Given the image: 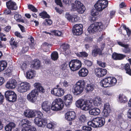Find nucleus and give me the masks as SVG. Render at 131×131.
<instances>
[{
  "instance_id": "nucleus-11",
  "label": "nucleus",
  "mask_w": 131,
  "mask_h": 131,
  "mask_svg": "<svg viewBox=\"0 0 131 131\" xmlns=\"http://www.w3.org/2000/svg\"><path fill=\"white\" fill-rule=\"evenodd\" d=\"M34 122L35 124L38 126L44 127L45 126L47 122V120L46 118L36 117L34 119Z\"/></svg>"
},
{
  "instance_id": "nucleus-51",
  "label": "nucleus",
  "mask_w": 131,
  "mask_h": 131,
  "mask_svg": "<svg viewBox=\"0 0 131 131\" xmlns=\"http://www.w3.org/2000/svg\"><path fill=\"white\" fill-rule=\"evenodd\" d=\"M79 20V17L77 15H73L72 17V18L70 22H76Z\"/></svg>"
},
{
  "instance_id": "nucleus-38",
  "label": "nucleus",
  "mask_w": 131,
  "mask_h": 131,
  "mask_svg": "<svg viewBox=\"0 0 131 131\" xmlns=\"http://www.w3.org/2000/svg\"><path fill=\"white\" fill-rule=\"evenodd\" d=\"M119 101L120 103H125L127 101V99L126 96L120 94L118 97Z\"/></svg>"
},
{
  "instance_id": "nucleus-55",
  "label": "nucleus",
  "mask_w": 131,
  "mask_h": 131,
  "mask_svg": "<svg viewBox=\"0 0 131 131\" xmlns=\"http://www.w3.org/2000/svg\"><path fill=\"white\" fill-rule=\"evenodd\" d=\"M27 67V64L23 62L20 64V67L23 70H25Z\"/></svg>"
},
{
  "instance_id": "nucleus-25",
  "label": "nucleus",
  "mask_w": 131,
  "mask_h": 131,
  "mask_svg": "<svg viewBox=\"0 0 131 131\" xmlns=\"http://www.w3.org/2000/svg\"><path fill=\"white\" fill-rule=\"evenodd\" d=\"M36 72L32 69H30L26 72V77L27 79H32L36 75Z\"/></svg>"
},
{
  "instance_id": "nucleus-39",
  "label": "nucleus",
  "mask_w": 131,
  "mask_h": 131,
  "mask_svg": "<svg viewBox=\"0 0 131 131\" xmlns=\"http://www.w3.org/2000/svg\"><path fill=\"white\" fill-rule=\"evenodd\" d=\"M94 88V85L92 84H88L86 85L85 90L87 92H90L93 91Z\"/></svg>"
},
{
  "instance_id": "nucleus-40",
  "label": "nucleus",
  "mask_w": 131,
  "mask_h": 131,
  "mask_svg": "<svg viewBox=\"0 0 131 131\" xmlns=\"http://www.w3.org/2000/svg\"><path fill=\"white\" fill-rule=\"evenodd\" d=\"M51 57L52 60L54 61L57 60L58 58V52L56 51L53 52L51 53Z\"/></svg>"
},
{
  "instance_id": "nucleus-27",
  "label": "nucleus",
  "mask_w": 131,
  "mask_h": 131,
  "mask_svg": "<svg viewBox=\"0 0 131 131\" xmlns=\"http://www.w3.org/2000/svg\"><path fill=\"white\" fill-rule=\"evenodd\" d=\"M88 73V70L85 68L81 69L79 71V76L81 77H85L86 76Z\"/></svg>"
},
{
  "instance_id": "nucleus-17",
  "label": "nucleus",
  "mask_w": 131,
  "mask_h": 131,
  "mask_svg": "<svg viewBox=\"0 0 131 131\" xmlns=\"http://www.w3.org/2000/svg\"><path fill=\"white\" fill-rule=\"evenodd\" d=\"M17 85L16 81L15 79H13L7 81L5 86L8 89H12L15 88Z\"/></svg>"
},
{
  "instance_id": "nucleus-54",
  "label": "nucleus",
  "mask_w": 131,
  "mask_h": 131,
  "mask_svg": "<svg viewBox=\"0 0 131 131\" xmlns=\"http://www.w3.org/2000/svg\"><path fill=\"white\" fill-rule=\"evenodd\" d=\"M97 63L99 66L101 67H105L106 66V63L104 62H102L101 61H97Z\"/></svg>"
},
{
  "instance_id": "nucleus-12",
  "label": "nucleus",
  "mask_w": 131,
  "mask_h": 131,
  "mask_svg": "<svg viewBox=\"0 0 131 131\" xmlns=\"http://www.w3.org/2000/svg\"><path fill=\"white\" fill-rule=\"evenodd\" d=\"M83 26L81 24H77L74 26L72 29L73 34L76 35H81L83 32Z\"/></svg>"
},
{
  "instance_id": "nucleus-58",
  "label": "nucleus",
  "mask_w": 131,
  "mask_h": 131,
  "mask_svg": "<svg viewBox=\"0 0 131 131\" xmlns=\"http://www.w3.org/2000/svg\"><path fill=\"white\" fill-rule=\"evenodd\" d=\"M85 64L88 67L91 66L92 65V62L88 60H85L84 61Z\"/></svg>"
},
{
  "instance_id": "nucleus-63",
  "label": "nucleus",
  "mask_w": 131,
  "mask_h": 131,
  "mask_svg": "<svg viewBox=\"0 0 131 131\" xmlns=\"http://www.w3.org/2000/svg\"><path fill=\"white\" fill-rule=\"evenodd\" d=\"M63 2L66 5H69L71 3V0H63Z\"/></svg>"
},
{
  "instance_id": "nucleus-9",
  "label": "nucleus",
  "mask_w": 131,
  "mask_h": 131,
  "mask_svg": "<svg viewBox=\"0 0 131 131\" xmlns=\"http://www.w3.org/2000/svg\"><path fill=\"white\" fill-rule=\"evenodd\" d=\"M30 84L27 82H22L19 85L17 90L20 93H23L29 90L30 89Z\"/></svg>"
},
{
  "instance_id": "nucleus-30",
  "label": "nucleus",
  "mask_w": 131,
  "mask_h": 131,
  "mask_svg": "<svg viewBox=\"0 0 131 131\" xmlns=\"http://www.w3.org/2000/svg\"><path fill=\"white\" fill-rule=\"evenodd\" d=\"M102 51L99 48H96L93 49L92 53L93 56L94 57H96L98 54L100 55H102Z\"/></svg>"
},
{
  "instance_id": "nucleus-36",
  "label": "nucleus",
  "mask_w": 131,
  "mask_h": 131,
  "mask_svg": "<svg viewBox=\"0 0 131 131\" xmlns=\"http://www.w3.org/2000/svg\"><path fill=\"white\" fill-rule=\"evenodd\" d=\"M7 65V62L5 61H0V71L3 70Z\"/></svg>"
},
{
  "instance_id": "nucleus-57",
  "label": "nucleus",
  "mask_w": 131,
  "mask_h": 131,
  "mask_svg": "<svg viewBox=\"0 0 131 131\" xmlns=\"http://www.w3.org/2000/svg\"><path fill=\"white\" fill-rule=\"evenodd\" d=\"M72 16L68 13H66L65 15L66 18L70 22L71 20Z\"/></svg>"
},
{
  "instance_id": "nucleus-32",
  "label": "nucleus",
  "mask_w": 131,
  "mask_h": 131,
  "mask_svg": "<svg viewBox=\"0 0 131 131\" xmlns=\"http://www.w3.org/2000/svg\"><path fill=\"white\" fill-rule=\"evenodd\" d=\"M102 102L101 98L99 96L95 98L93 100V102L94 105L95 106H99Z\"/></svg>"
},
{
  "instance_id": "nucleus-20",
  "label": "nucleus",
  "mask_w": 131,
  "mask_h": 131,
  "mask_svg": "<svg viewBox=\"0 0 131 131\" xmlns=\"http://www.w3.org/2000/svg\"><path fill=\"white\" fill-rule=\"evenodd\" d=\"M98 30V28L96 23L91 25L88 29L89 32L91 34L97 31Z\"/></svg>"
},
{
  "instance_id": "nucleus-64",
  "label": "nucleus",
  "mask_w": 131,
  "mask_h": 131,
  "mask_svg": "<svg viewBox=\"0 0 131 131\" xmlns=\"http://www.w3.org/2000/svg\"><path fill=\"white\" fill-rule=\"evenodd\" d=\"M70 85L69 83L66 81H64L63 83V86L65 87H68Z\"/></svg>"
},
{
  "instance_id": "nucleus-5",
  "label": "nucleus",
  "mask_w": 131,
  "mask_h": 131,
  "mask_svg": "<svg viewBox=\"0 0 131 131\" xmlns=\"http://www.w3.org/2000/svg\"><path fill=\"white\" fill-rule=\"evenodd\" d=\"M63 106L62 100L58 98L55 99L52 103L51 108L53 111H58L62 110Z\"/></svg>"
},
{
  "instance_id": "nucleus-52",
  "label": "nucleus",
  "mask_w": 131,
  "mask_h": 131,
  "mask_svg": "<svg viewBox=\"0 0 131 131\" xmlns=\"http://www.w3.org/2000/svg\"><path fill=\"white\" fill-rule=\"evenodd\" d=\"M82 129L84 131H91L92 128L91 127L89 126H85L82 128Z\"/></svg>"
},
{
  "instance_id": "nucleus-24",
  "label": "nucleus",
  "mask_w": 131,
  "mask_h": 131,
  "mask_svg": "<svg viewBox=\"0 0 131 131\" xmlns=\"http://www.w3.org/2000/svg\"><path fill=\"white\" fill-rule=\"evenodd\" d=\"M93 106L92 105V108L89 111V114L92 115H99L100 113V111L99 109L94 107L93 108Z\"/></svg>"
},
{
  "instance_id": "nucleus-61",
  "label": "nucleus",
  "mask_w": 131,
  "mask_h": 131,
  "mask_svg": "<svg viewBox=\"0 0 131 131\" xmlns=\"http://www.w3.org/2000/svg\"><path fill=\"white\" fill-rule=\"evenodd\" d=\"M4 99V95L0 93V104H2Z\"/></svg>"
},
{
  "instance_id": "nucleus-60",
  "label": "nucleus",
  "mask_w": 131,
  "mask_h": 131,
  "mask_svg": "<svg viewBox=\"0 0 131 131\" xmlns=\"http://www.w3.org/2000/svg\"><path fill=\"white\" fill-rule=\"evenodd\" d=\"M29 49V48L28 47H24L22 48L21 52L23 53H25Z\"/></svg>"
},
{
  "instance_id": "nucleus-37",
  "label": "nucleus",
  "mask_w": 131,
  "mask_h": 131,
  "mask_svg": "<svg viewBox=\"0 0 131 131\" xmlns=\"http://www.w3.org/2000/svg\"><path fill=\"white\" fill-rule=\"evenodd\" d=\"M16 95L14 92V94H13L6 100L10 102H14L16 101Z\"/></svg>"
},
{
  "instance_id": "nucleus-15",
  "label": "nucleus",
  "mask_w": 131,
  "mask_h": 131,
  "mask_svg": "<svg viewBox=\"0 0 131 131\" xmlns=\"http://www.w3.org/2000/svg\"><path fill=\"white\" fill-rule=\"evenodd\" d=\"M65 116L66 120L68 121H71L75 119V114L73 111H69L66 113Z\"/></svg>"
},
{
  "instance_id": "nucleus-42",
  "label": "nucleus",
  "mask_w": 131,
  "mask_h": 131,
  "mask_svg": "<svg viewBox=\"0 0 131 131\" xmlns=\"http://www.w3.org/2000/svg\"><path fill=\"white\" fill-rule=\"evenodd\" d=\"M124 68L126 71V73L130 75L131 74V69H130L129 65L128 64H126Z\"/></svg>"
},
{
  "instance_id": "nucleus-4",
  "label": "nucleus",
  "mask_w": 131,
  "mask_h": 131,
  "mask_svg": "<svg viewBox=\"0 0 131 131\" xmlns=\"http://www.w3.org/2000/svg\"><path fill=\"white\" fill-rule=\"evenodd\" d=\"M85 83L83 80H80L77 82L74 86L72 92L74 94L76 95L82 93L83 91Z\"/></svg>"
},
{
  "instance_id": "nucleus-50",
  "label": "nucleus",
  "mask_w": 131,
  "mask_h": 131,
  "mask_svg": "<svg viewBox=\"0 0 131 131\" xmlns=\"http://www.w3.org/2000/svg\"><path fill=\"white\" fill-rule=\"evenodd\" d=\"M28 8L31 11L34 12H37V9L33 5H29L28 6Z\"/></svg>"
},
{
  "instance_id": "nucleus-45",
  "label": "nucleus",
  "mask_w": 131,
  "mask_h": 131,
  "mask_svg": "<svg viewBox=\"0 0 131 131\" xmlns=\"http://www.w3.org/2000/svg\"><path fill=\"white\" fill-rule=\"evenodd\" d=\"M34 114L35 116L37 115L38 118H41L43 116V114L40 111L38 110H34Z\"/></svg>"
},
{
  "instance_id": "nucleus-14",
  "label": "nucleus",
  "mask_w": 131,
  "mask_h": 131,
  "mask_svg": "<svg viewBox=\"0 0 131 131\" xmlns=\"http://www.w3.org/2000/svg\"><path fill=\"white\" fill-rule=\"evenodd\" d=\"M64 89L61 88H54L51 91L52 94L58 97L62 96L64 94Z\"/></svg>"
},
{
  "instance_id": "nucleus-8",
  "label": "nucleus",
  "mask_w": 131,
  "mask_h": 131,
  "mask_svg": "<svg viewBox=\"0 0 131 131\" xmlns=\"http://www.w3.org/2000/svg\"><path fill=\"white\" fill-rule=\"evenodd\" d=\"M69 66L70 69L72 71H75L78 70L81 67V61L78 60H71L69 62Z\"/></svg>"
},
{
  "instance_id": "nucleus-43",
  "label": "nucleus",
  "mask_w": 131,
  "mask_h": 131,
  "mask_svg": "<svg viewBox=\"0 0 131 131\" xmlns=\"http://www.w3.org/2000/svg\"><path fill=\"white\" fill-rule=\"evenodd\" d=\"M39 16L43 18H49L50 16L48 14L47 12L45 11H43L39 14Z\"/></svg>"
},
{
  "instance_id": "nucleus-49",
  "label": "nucleus",
  "mask_w": 131,
  "mask_h": 131,
  "mask_svg": "<svg viewBox=\"0 0 131 131\" xmlns=\"http://www.w3.org/2000/svg\"><path fill=\"white\" fill-rule=\"evenodd\" d=\"M123 28L126 31L127 34L128 36H130L131 34V31L128 28L126 27V26L123 24L122 26Z\"/></svg>"
},
{
  "instance_id": "nucleus-59",
  "label": "nucleus",
  "mask_w": 131,
  "mask_h": 131,
  "mask_svg": "<svg viewBox=\"0 0 131 131\" xmlns=\"http://www.w3.org/2000/svg\"><path fill=\"white\" fill-rule=\"evenodd\" d=\"M42 46L43 48H50L51 46L50 44H49L47 42H45L42 44Z\"/></svg>"
},
{
  "instance_id": "nucleus-13",
  "label": "nucleus",
  "mask_w": 131,
  "mask_h": 131,
  "mask_svg": "<svg viewBox=\"0 0 131 131\" xmlns=\"http://www.w3.org/2000/svg\"><path fill=\"white\" fill-rule=\"evenodd\" d=\"M111 111L110 105L108 103H106L104 105V109L102 113V115L104 117H107Z\"/></svg>"
},
{
  "instance_id": "nucleus-41",
  "label": "nucleus",
  "mask_w": 131,
  "mask_h": 131,
  "mask_svg": "<svg viewBox=\"0 0 131 131\" xmlns=\"http://www.w3.org/2000/svg\"><path fill=\"white\" fill-rule=\"evenodd\" d=\"M84 101L83 100H78L75 102L76 106L81 108V107L82 106Z\"/></svg>"
},
{
  "instance_id": "nucleus-56",
  "label": "nucleus",
  "mask_w": 131,
  "mask_h": 131,
  "mask_svg": "<svg viewBox=\"0 0 131 131\" xmlns=\"http://www.w3.org/2000/svg\"><path fill=\"white\" fill-rule=\"evenodd\" d=\"M53 32L55 35L59 36H61L62 34V32L58 30H54Z\"/></svg>"
},
{
  "instance_id": "nucleus-1",
  "label": "nucleus",
  "mask_w": 131,
  "mask_h": 131,
  "mask_svg": "<svg viewBox=\"0 0 131 131\" xmlns=\"http://www.w3.org/2000/svg\"><path fill=\"white\" fill-rule=\"evenodd\" d=\"M105 119L102 117H97L88 122V124L93 127H101L104 125Z\"/></svg>"
},
{
  "instance_id": "nucleus-44",
  "label": "nucleus",
  "mask_w": 131,
  "mask_h": 131,
  "mask_svg": "<svg viewBox=\"0 0 131 131\" xmlns=\"http://www.w3.org/2000/svg\"><path fill=\"white\" fill-rule=\"evenodd\" d=\"M124 48L123 50L124 52L126 53H129L131 51L130 48L129 47V46L128 45H125L124 47Z\"/></svg>"
},
{
  "instance_id": "nucleus-21",
  "label": "nucleus",
  "mask_w": 131,
  "mask_h": 131,
  "mask_svg": "<svg viewBox=\"0 0 131 131\" xmlns=\"http://www.w3.org/2000/svg\"><path fill=\"white\" fill-rule=\"evenodd\" d=\"M92 103L89 101H84V103L81 107V109L83 110L87 111L92 108Z\"/></svg>"
},
{
  "instance_id": "nucleus-48",
  "label": "nucleus",
  "mask_w": 131,
  "mask_h": 131,
  "mask_svg": "<svg viewBox=\"0 0 131 131\" xmlns=\"http://www.w3.org/2000/svg\"><path fill=\"white\" fill-rule=\"evenodd\" d=\"M47 127L49 129H53L55 126V124L52 122H50L49 123L46 124Z\"/></svg>"
},
{
  "instance_id": "nucleus-31",
  "label": "nucleus",
  "mask_w": 131,
  "mask_h": 131,
  "mask_svg": "<svg viewBox=\"0 0 131 131\" xmlns=\"http://www.w3.org/2000/svg\"><path fill=\"white\" fill-rule=\"evenodd\" d=\"M40 66V62L39 60H35L31 66V68L35 69H39Z\"/></svg>"
},
{
  "instance_id": "nucleus-3",
  "label": "nucleus",
  "mask_w": 131,
  "mask_h": 131,
  "mask_svg": "<svg viewBox=\"0 0 131 131\" xmlns=\"http://www.w3.org/2000/svg\"><path fill=\"white\" fill-rule=\"evenodd\" d=\"M117 80L114 77H108L102 80L100 82L103 87H107L114 86L116 83Z\"/></svg>"
},
{
  "instance_id": "nucleus-18",
  "label": "nucleus",
  "mask_w": 131,
  "mask_h": 131,
  "mask_svg": "<svg viewBox=\"0 0 131 131\" xmlns=\"http://www.w3.org/2000/svg\"><path fill=\"white\" fill-rule=\"evenodd\" d=\"M51 103L47 101L43 102L42 104L41 107L43 110L48 113L50 112V107Z\"/></svg>"
},
{
  "instance_id": "nucleus-53",
  "label": "nucleus",
  "mask_w": 131,
  "mask_h": 131,
  "mask_svg": "<svg viewBox=\"0 0 131 131\" xmlns=\"http://www.w3.org/2000/svg\"><path fill=\"white\" fill-rule=\"evenodd\" d=\"M61 47L63 49V51H66L69 48V45L67 44H63L61 46Z\"/></svg>"
},
{
  "instance_id": "nucleus-47",
  "label": "nucleus",
  "mask_w": 131,
  "mask_h": 131,
  "mask_svg": "<svg viewBox=\"0 0 131 131\" xmlns=\"http://www.w3.org/2000/svg\"><path fill=\"white\" fill-rule=\"evenodd\" d=\"M14 92L8 90L6 91L5 93V95L6 99H8L13 94H14Z\"/></svg>"
},
{
  "instance_id": "nucleus-29",
  "label": "nucleus",
  "mask_w": 131,
  "mask_h": 131,
  "mask_svg": "<svg viewBox=\"0 0 131 131\" xmlns=\"http://www.w3.org/2000/svg\"><path fill=\"white\" fill-rule=\"evenodd\" d=\"M15 127V124L13 122H11L6 125L5 127V129L6 131H12V129Z\"/></svg>"
},
{
  "instance_id": "nucleus-28",
  "label": "nucleus",
  "mask_w": 131,
  "mask_h": 131,
  "mask_svg": "<svg viewBox=\"0 0 131 131\" xmlns=\"http://www.w3.org/2000/svg\"><path fill=\"white\" fill-rule=\"evenodd\" d=\"M34 86L36 89L41 93H43L45 92V90L41 86V84L38 82L34 84Z\"/></svg>"
},
{
  "instance_id": "nucleus-23",
  "label": "nucleus",
  "mask_w": 131,
  "mask_h": 131,
  "mask_svg": "<svg viewBox=\"0 0 131 131\" xmlns=\"http://www.w3.org/2000/svg\"><path fill=\"white\" fill-rule=\"evenodd\" d=\"M24 114L26 117L29 118H32L35 116L34 110H27L24 111Z\"/></svg>"
},
{
  "instance_id": "nucleus-6",
  "label": "nucleus",
  "mask_w": 131,
  "mask_h": 131,
  "mask_svg": "<svg viewBox=\"0 0 131 131\" xmlns=\"http://www.w3.org/2000/svg\"><path fill=\"white\" fill-rule=\"evenodd\" d=\"M72 8L74 11H77L79 13L82 14L84 12L85 8L83 4L79 1H75L74 3L72 4Z\"/></svg>"
},
{
  "instance_id": "nucleus-35",
  "label": "nucleus",
  "mask_w": 131,
  "mask_h": 131,
  "mask_svg": "<svg viewBox=\"0 0 131 131\" xmlns=\"http://www.w3.org/2000/svg\"><path fill=\"white\" fill-rule=\"evenodd\" d=\"M79 122L82 124H84L86 122L87 118L84 115H80L79 118Z\"/></svg>"
},
{
  "instance_id": "nucleus-19",
  "label": "nucleus",
  "mask_w": 131,
  "mask_h": 131,
  "mask_svg": "<svg viewBox=\"0 0 131 131\" xmlns=\"http://www.w3.org/2000/svg\"><path fill=\"white\" fill-rule=\"evenodd\" d=\"M63 100L65 104L66 105H70L72 102V96L70 94H67L64 96Z\"/></svg>"
},
{
  "instance_id": "nucleus-7",
  "label": "nucleus",
  "mask_w": 131,
  "mask_h": 131,
  "mask_svg": "<svg viewBox=\"0 0 131 131\" xmlns=\"http://www.w3.org/2000/svg\"><path fill=\"white\" fill-rule=\"evenodd\" d=\"M108 4L107 0H98L94 6L97 11H101L107 6Z\"/></svg>"
},
{
  "instance_id": "nucleus-62",
  "label": "nucleus",
  "mask_w": 131,
  "mask_h": 131,
  "mask_svg": "<svg viewBox=\"0 0 131 131\" xmlns=\"http://www.w3.org/2000/svg\"><path fill=\"white\" fill-rule=\"evenodd\" d=\"M21 18V15L18 14H15L14 16V18L15 19L18 21Z\"/></svg>"
},
{
  "instance_id": "nucleus-34",
  "label": "nucleus",
  "mask_w": 131,
  "mask_h": 131,
  "mask_svg": "<svg viewBox=\"0 0 131 131\" xmlns=\"http://www.w3.org/2000/svg\"><path fill=\"white\" fill-rule=\"evenodd\" d=\"M96 24L98 27L99 31H101L102 30L105 29L107 27V25L103 24L101 22H96Z\"/></svg>"
},
{
  "instance_id": "nucleus-2",
  "label": "nucleus",
  "mask_w": 131,
  "mask_h": 131,
  "mask_svg": "<svg viewBox=\"0 0 131 131\" xmlns=\"http://www.w3.org/2000/svg\"><path fill=\"white\" fill-rule=\"evenodd\" d=\"M20 125V127L23 128L21 131H37L36 128L32 127L31 123L27 119H23Z\"/></svg>"
},
{
  "instance_id": "nucleus-46",
  "label": "nucleus",
  "mask_w": 131,
  "mask_h": 131,
  "mask_svg": "<svg viewBox=\"0 0 131 131\" xmlns=\"http://www.w3.org/2000/svg\"><path fill=\"white\" fill-rule=\"evenodd\" d=\"M77 55L81 57H86L88 55V54L85 52H79L76 53Z\"/></svg>"
},
{
  "instance_id": "nucleus-26",
  "label": "nucleus",
  "mask_w": 131,
  "mask_h": 131,
  "mask_svg": "<svg viewBox=\"0 0 131 131\" xmlns=\"http://www.w3.org/2000/svg\"><path fill=\"white\" fill-rule=\"evenodd\" d=\"M126 56L125 55L116 53H114L113 54L112 58L115 60H121L124 58Z\"/></svg>"
},
{
  "instance_id": "nucleus-33",
  "label": "nucleus",
  "mask_w": 131,
  "mask_h": 131,
  "mask_svg": "<svg viewBox=\"0 0 131 131\" xmlns=\"http://www.w3.org/2000/svg\"><path fill=\"white\" fill-rule=\"evenodd\" d=\"M98 11H97V10L92 9L91 10V15L93 16L90 18V20L92 22H93L95 20V18L94 17V16L97 15L99 14Z\"/></svg>"
},
{
  "instance_id": "nucleus-16",
  "label": "nucleus",
  "mask_w": 131,
  "mask_h": 131,
  "mask_svg": "<svg viewBox=\"0 0 131 131\" xmlns=\"http://www.w3.org/2000/svg\"><path fill=\"white\" fill-rule=\"evenodd\" d=\"M95 72L96 75L98 77H101L106 74L107 70L101 68H97L95 69Z\"/></svg>"
},
{
  "instance_id": "nucleus-22",
  "label": "nucleus",
  "mask_w": 131,
  "mask_h": 131,
  "mask_svg": "<svg viewBox=\"0 0 131 131\" xmlns=\"http://www.w3.org/2000/svg\"><path fill=\"white\" fill-rule=\"evenodd\" d=\"M6 5L7 8L11 10H16L17 9V7L16 3L10 0L7 2Z\"/></svg>"
},
{
  "instance_id": "nucleus-10",
  "label": "nucleus",
  "mask_w": 131,
  "mask_h": 131,
  "mask_svg": "<svg viewBox=\"0 0 131 131\" xmlns=\"http://www.w3.org/2000/svg\"><path fill=\"white\" fill-rule=\"evenodd\" d=\"M38 95V91H37V90L36 89L33 90L27 95V99L29 101L34 103L37 100Z\"/></svg>"
}]
</instances>
